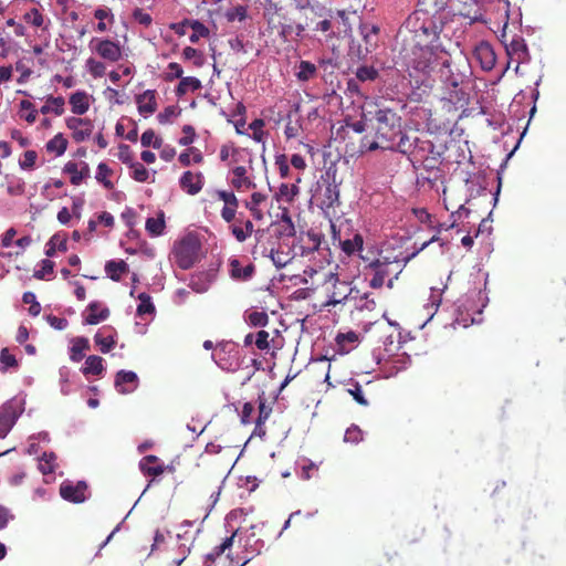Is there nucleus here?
I'll return each mask as SVG.
<instances>
[{
  "instance_id": "1",
  "label": "nucleus",
  "mask_w": 566,
  "mask_h": 566,
  "mask_svg": "<svg viewBox=\"0 0 566 566\" xmlns=\"http://www.w3.org/2000/svg\"><path fill=\"white\" fill-rule=\"evenodd\" d=\"M418 18L413 21L409 17L406 28L412 24L413 45L410 53L405 55V61L410 76H432L437 75L447 87L452 88L449 95L450 101L460 102L465 93L459 88L467 77L469 69L468 59L460 52L453 57L458 43H453L451 38L443 34L441 20L422 22L417 28Z\"/></svg>"
},
{
  "instance_id": "2",
  "label": "nucleus",
  "mask_w": 566,
  "mask_h": 566,
  "mask_svg": "<svg viewBox=\"0 0 566 566\" xmlns=\"http://www.w3.org/2000/svg\"><path fill=\"white\" fill-rule=\"evenodd\" d=\"M431 134L418 130L401 135L398 140V153L409 157L410 161L419 164L426 170L438 168L446 150L443 145H434L430 139Z\"/></svg>"
},
{
  "instance_id": "3",
  "label": "nucleus",
  "mask_w": 566,
  "mask_h": 566,
  "mask_svg": "<svg viewBox=\"0 0 566 566\" xmlns=\"http://www.w3.org/2000/svg\"><path fill=\"white\" fill-rule=\"evenodd\" d=\"M263 18L266 22V32L275 35L280 42L287 43L298 41L304 36L305 25L296 22L291 7L265 0L263 4Z\"/></svg>"
},
{
  "instance_id": "4",
  "label": "nucleus",
  "mask_w": 566,
  "mask_h": 566,
  "mask_svg": "<svg viewBox=\"0 0 566 566\" xmlns=\"http://www.w3.org/2000/svg\"><path fill=\"white\" fill-rule=\"evenodd\" d=\"M375 136H365L361 139V148L368 151L380 149L398 150V140L401 135V117L392 109L378 108L375 113Z\"/></svg>"
},
{
  "instance_id": "5",
  "label": "nucleus",
  "mask_w": 566,
  "mask_h": 566,
  "mask_svg": "<svg viewBox=\"0 0 566 566\" xmlns=\"http://www.w3.org/2000/svg\"><path fill=\"white\" fill-rule=\"evenodd\" d=\"M360 258L367 263L366 269L373 272V277L369 281V285L373 289H380L385 284L386 277L394 274V277H390L387 282V286L391 289L394 286V279H397L408 261V258L388 255L382 252L371 260L367 255H360Z\"/></svg>"
},
{
  "instance_id": "6",
  "label": "nucleus",
  "mask_w": 566,
  "mask_h": 566,
  "mask_svg": "<svg viewBox=\"0 0 566 566\" xmlns=\"http://www.w3.org/2000/svg\"><path fill=\"white\" fill-rule=\"evenodd\" d=\"M238 537V531L233 532L231 536H228L223 539L220 545H217L209 554L206 555V566H210L208 563H213L218 557H220L227 551H230L232 545ZM243 551L238 553L237 555H232L228 552V558L230 559L233 566H244L250 560L253 559L254 556L261 553V548L263 547V543L255 538L254 534H251L245 537L244 543L242 544Z\"/></svg>"
},
{
  "instance_id": "7",
  "label": "nucleus",
  "mask_w": 566,
  "mask_h": 566,
  "mask_svg": "<svg viewBox=\"0 0 566 566\" xmlns=\"http://www.w3.org/2000/svg\"><path fill=\"white\" fill-rule=\"evenodd\" d=\"M463 4V8L459 10V13L464 18L470 19L472 22L479 21L482 13L478 7L476 0H458ZM449 0H419L420 9L418 12H422L429 17L424 18L422 22H431L433 20H441L442 30H444L447 23L450 21V14L446 11Z\"/></svg>"
},
{
  "instance_id": "8",
  "label": "nucleus",
  "mask_w": 566,
  "mask_h": 566,
  "mask_svg": "<svg viewBox=\"0 0 566 566\" xmlns=\"http://www.w3.org/2000/svg\"><path fill=\"white\" fill-rule=\"evenodd\" d=\"M200 243L193 235H187L176 243L174 249V255L176 263L180 269H190L198 256Z\"/></svg>"
},
{
  "instance_id": "9",
  "label": "nucleus",
  "mask_w": 566,
  "mask_h": 566,
  "mask_svg": "<svg viewBox=\"0 0 566 566\" xmlns=\"http://www.w3.org/2000/svg\"><path fill=\"white\" fill-rule=\"evenodd\" d=\"M328 283L332 284V287L328 290V300L325 303L326 306H335L337 304H346L352 302L350 295L356 293V287H352L350 284L346 281H340L335 274L329 275Z\"/></svg>"
},
{
  "instance_id": "10",
  "label": "nucleus",
  "mask_w": 566,
  "mask_h": 566,
  "mask_svg": "<svg viewBox=\"0 0 566 566\" xmlns=\"http://www.w3.org/2000/svg\"><path fill=\"white\" fill-rule=\"evenodd\" d=\"M216 196L219 200L223 201V208L221 209V218L227 223H238V228H243V213L239 214V218H235L238 208H239V200L234 192L227 191V190H217Z\"/></svg>"
},
{
  "instance_id": "11",
  "label": "nucleus",
  "mask_w": 566,
  "mask_h": 566,
  "mask_svg": "<svg viewBox=\"0 0 566 566\" xmlns=\"http://www.w3.org/2000/svg\"><path fill=\"white\" fill-rule=\"evenodd\" d=\"M262 235L263 231L258 230L255 232L256 243L251 251L253 258L256 259L258 255L269 256L277 269L284 268L291 261L289 253L280 250H274L273 248L268 250L265 247L260 245V240Z\"/></svg>"
},
{
  "instance_id": "12",
  "label": "nucleus",
  "mask_w": 566,
  "mask_h": 566,
  "mask_svg": "<svg viewBox=\"0 0 566 566\" xmlns=\"http://www.w3.org/2000/svg\"><path fill=\"white\" fill-rule=\"evenodd\" d=\"M90 49L109 62H117L122 56L119 44L108 39L93 38L90 42Z\"/></svg>"
},
{
  "instance_id": "13",
  "label": "nucleus",
  "mask_w": 566,
  "mask_h": 566,
  "mask_svg": "<svg viewBox=\"0 0 566 566\" xmlns=\"http://www.w3.org/2000/svg\"><path fill=\"white\" fill-rule=\"evenodd\" d=\"M359 32L363 36V45L358 48V56L365 59L369 53L374 52L378 48V35L380 29L376 24L361 23L359 25Z\"/></svg>"
},
{
  "instance_id": "14",
  "label": "nucleus",
  "mask_w": 566,
  "mask_h": 566,
  "mask_svg": "<svg viewBox=\"0 0 566 566\" xmlns=\"http://www.w3.org/2000/svg\"><path fill=\"white\" fill-rule=\"evenodd\" d=\"M322 182L324 186L322 192V205L326 208H333L339 203V189L336 182L335 172L331 174L327 171L325 176H322Z\"/></svg>"
},
{
  "instance_id": "15",
  "label": "nucleus",
  "mask_w": 566,
  "mask_h": 566,
  "mask_svg": "<svg viewBox=\"0 0 566 566\" xmlns=\"http://www.w3.org/2000/svg\"><path fill=\"white\" fill-rule=\"evenodd\" d=\"M65 124L72 130V137L76 143L84 142L93 132V124L88 118L73 116L66 118Z\"/></svg>"
},
{
  "instance_id": "16",
  "label": "nucleus",
  "mask_w": 566,
  "mask_h": 566,
  "mask_svg": "<svg viewBox=\"0 0 566 566\" xmlns=\"http://www.w3.org/2000/svg\"><path fill=\"white\" fill-rule=\"evenodd\" d=\"M86 490L87 485L83 481H78L75 484L72 482H63L60 486V495L65 501L72 503H82L86 499Z\"/></svg>"
},
{
  "instance_id": "17",
  "label": "nucleus",
  "mask_w": 566,
  "mask_h": 566,
  "mask_svg": "<svg viewBox=\"0 0 566 566\" xmlns=\"http://www.w3.org/2000/svg\"><path fill=\"white\" fill-rule=\"evenodd\" d=\"M474 57L479 61L484 71H491L496 62V56L492 45L489 42L481 41L473 51Z\"/></svg>"
},
{
  "instance_id": "18",
  "label": "nucleus",
  "mask_w": 566,
  "mask_h": 566,
  "mask_svg": "<svg viewBox=\"0 0 566 566\" xmlns=\"http://www.w3.org/2000/svg\"><path fill=\"white\" fill-rule=\"evenodd\" d=\"M138 377L134 371L119 370L115 376V388L119 394H130L138 387Z\"/></svg>"
},
{
  "instance_id": "19",
  "label": "nucleus",
  "mask_w": 566,
  "mask_h": 566,
  "mask_svg": "<svg viewBox=\"0 0 566 566\" xmlns=\"http://www.w3.org/2000/svg\"><path fill=\"white\" fill-rule=\"evenodd\" d=\"M229 273L230 277L234 281L247 282L251 280L255 273V266L252 263L242 265L238 259L229 260Z\"/></svg>"
},
{
  "instance_id": "20",
  "label": "nucleus",
  "mask_w": 566,
  "mask_h": 566,
  "mask_svg": "<svg viewBox=\"0 0 566 566\" xmlns=\"http://www.w3.org/2000/svg\"><path fill=\"white\" fill-rule=\"evenodd\" d=\"M18 418L14 405L8 401L0 406V438H4Z\"/></svg>"
},
{
  "instance_id": "21",
  "label": "nucleus",
  "mask_w": 566,
  "mask_h": 566,
  "mask_svg": "<svg viewBox=\"0 0 566 566\" xmlns=\"http://www.w3.org/2000/svg\"><path fill=\"white\" fill-rule=\"evenodd\" d=\"M136 104L138 112L142 115H151L157 111V92L155 90H147L136 96Z\"/></svg>"
},
{
  "instance_id": "22",
  "label": "nucleus",
  "mask_w": 566,
  "mask_h": 566,
  "mask_svg": "<svg viewBox=\"0 0 566 566\" xmlns=\"http://www.w3.org/2000/svg\"><path fill=\"white\" fill-rule=\"evenodd\" d=\"M87 314L84 317V324L96 325L108 318L111 312L108 307L103 306L99 302H91L86 307Z\"/></svg>"
},
{
  "instance_id": "23",
  "label": "nucleus",
  "mask_w": 566,
  "mask_h": 566,
  "mask_svg": "<svg viewBox=\"0 0 566 566\" xmlns=\"http://www.w3.org/2000/svg\"><path fill=\"white\" fill-rule=\"evenodd\" d=\"M116 331L111 326H104L94 336L96 345L103 354L111 352L115 344Z\"/></svg>"
},
{
  "instance_id": "24",
  "label": "nucleus",
  "mask_w": 566,
  "mask_h": 566,
  "mask_svg": "<svg viewBox=\"0 0 566 566\" xmlns=\"http://www.w3.org/2000/svg\"><path fill=\"white\" fill-rule=\"evenodd\" d=\"M203 176L201 172L193 174L185 171L180 178V187L189 195H197L203 187Z\"/></svg>"
},
{
  "instance_id": "25",
  "label": "nucleus",
  "mask_w": 566,
  "mask_h": 566,
  "mask_svg": "<svg viewBox=\"0 0 566 566\" xmlns=\"http://www.w3.org/2000/svg\"><path fill=\"white\" fill-rule=\"evenodd\" d=\"M139 469L145 475L153 478L159 476L165 471V467L159 463V459L153 454L146 455L140 460Z\"/></svg>"
},
{
  "instance_id": "26",
  "label": "nucleus",
  "mask_w": 566,
  "mask_h": 566,
  "mask_svg": "<svg viewBox=\"0 0 566 566\" xmlns=\"http://www.w3.org/2000/svg\"><path fill=\"white\" fill-rule=\"evenodd\" d=\"M248 170L244 166H237L232 169L233 178L231 179V185L237 190L241 189H253L255 188V184L251 180V178L247 175Z\"/></svg>"
},
{
  "instance_id": "27",
  "label": "nucleus",
  "mask_w": 566,
  "mask_h": 566,
  "mask_svg": "<svg viewBox=\"0 0 566 566\" xmlns=\"http://www.w3.org/2000/svg\"><path fill=\"white\" fill-rule=\"evenodd\" d=\"M227 346L228 345H222V346H220V348H218L217 354H216V357H217L216 361L222 369L234 371L240 366L239 356H238L239 353H238V350L230 349L228 352V354L231 355L232 352H234V354L232 356H230L228 359H226L223 357V355L227 353V350H226Z\"/></svg>"
},
{
  "instance_id": "28",
  "label": "nucleus",
  "mask_w": 566,
  "mask_h": 566,
  "mask_svg": "<svg viewBox=\"0 0 566 566\" xmlns=\"http://www.w3.org/2000/svg\"><path fill=\"white\" fill-rule=\"evenodd\" d=\"M71 109L76 115L85 114L90 108L88 96L85 92H75L70 96Z\"/></svg>"
},
{
  "instance_id": "29",
  "label": "nucleus",
  "mask_w": 566,
  "mask_h": 566,
  "mask_svg": "<svg viewBox=\"0 0 566 566\" xmlns=\"http://www.w3.org/2000/svg\"><path fill=\"white\" fill-rule=\"evenodd\" d=\"M105 272L111 280L118 282L122 275L128 272V265L124 260H111L105 264Z\"/></svg>"
},
{
  "instance_id": "30",
  "label": "nucleus",
  "mask_w": 566,
  "mask_h": 566,
  "mask_svg": "<svg viewBox=\"0 0 566 566\" xmlns=\"http://www.w3.org/2000/svg\"><path fill=\"white\" fill-rule=\"evenodd\" d=\"M57 457L54 452H44L39 458L38 468L43 475H50L55 472L57 468Z\"/></svg>"
},
{
  "instance_id": "31",
  "label": "nucleus",
  "mask_w": 566,
  "mask_h": 566,
  "mask_svg": "<svg viewBox=\"0 0 566 566\" xmlns=\"http://www.w3.org/2000/svg\"><path fill=\"white\" fill-rule=\"evenodd\" d=\"M266 200V196L261 192H253L251 200L245 201V208L251 212V216L255 220H262L264 217L263 211L260 209V205Z\"/></svg>"
},
{
  "instance_id": "32",
  "label": "nucleus",
  "mask_w": 566,
  "mask_h": 566,
  "mask_svg": "<svg viewBox=\"0 0 566 566\" xmlns=\"http://www.w3.org/2000/svg\"><path fill=\"white\" fill-rule=\"evenodd\" d=\"M64 104L65 101L62 96H52L50 95L46 98V103L40 108V112L43 115H46L51 112H53L56 116H60L64 113Z\"/></svg>"
},
{
  "instance_id": "33",
  "label": "nucleus",
  "mask_w": 566,
  "mask_h": 566,
  "mask_svg": "<svg viewBox=\"0 0 566 566\" xmlns=\"http://www.w3.org/2000/svg\"><path fill=\"white\" fill-rule=\"evenodd\" d=\"M146 231L150 237H159L166 228L165 214L161 211L157 218H148L145 224Z\"/></svg>"
},
{
  "instance_id": "34",
  "label": "nucleus",
  "mask_w": 566,
  "mask_h": 566,
  "mask_svg": "<svg viewBox=\"0 0 566 566\" xmlns=\"http://www.w3.org/2000/svg\"><path fill=\"white\" fill-rule=\"evenodd\" d=\"M178 160L184 167H188L191 163L201 164L203 161V155L197 147H188L179 155Z\"/></svg>"
},
{
  "instance_id": "35",
  "label": "nucleus",
  "mask_w": 566,
  "mask_h": 566,
  "mask_svg": "<svg viewBox=\"0 0 566 566\" xmlns=\"http://www.w3.org/2000/svg\"><path fill=\"white\" fill-rule=\"evenodd\" d=\"M90 349L88 339L85 337H76L73 339L71 347L70 358L71 360L78 363L84 358V352Z\"/></svg>"
},
{
  "instance_id": "36",
  "label": "nucleus",
  "mask_w": 566,
  "mask_h": 566,
  "mask_svg": "<svg viewBox=\"0 0 566 566\" xmlns=\"http://www.w3.org/2000/svg\"><path fill=\"white\" fill-rule=\"evenodd\" d=\"M363 244H364V239H363L361 234H359V233H356L353 239H346V240L339 239V247H340L342 251L347 255H352L356 251H361Z\"/></svg>"
},
{
  "instance_id": "37",
  "label": "nucleus",
  "mask_w": 566,
  "mask_h": 566,
  "mask_svg": "<svg viewBox=\"0 0 566 566\" xmlns=\"http://www.w3.org/2000/svg\"><path fill=\"white\" fill-rule=\"evenodd\" d=\"M67 139L63 136L62 133H59L46 143L45 148L48 153H53L56 156H62L67 148Z\"/></svg>"
},
{
  "instance_id": "38",
  "label": "nucleus",
  "mask_w": 566,
  "mask_h": 566,
  "mask_svg": "<svg viewBox=\"0 0 566 566\" xmlns=\"http://www.w3.org/2000/svg\"><path fill=\"white\" fill-rule=\"evenodd\" d=\"M201 87V82L199 78L193 76L181 77L178 86L176 87V95L181 97L187 94L189 91H197Z\"/></svg>"
},
{
  "instance_id": "39",
  "label": "nucleus",
  "mask_w": 566,
  "mask_h": 566,
  "mask_svg": "<svg viewBox=\"0 0 566 566\" xmlns=\"http://www.w3.org/2000/svg\"><path fill=\"white\" fill-rule=\"evenodd\" d=\"M103 370H104L103 358L99 356H95V355L88 356L86 358L84 367L82 368V373L85 376L101 375L103 373Z\"/></svg>"
},
{
  "instance_id": "40",
  "label": "nucleus",
  "mask_w": 566,
  "mask_h": 566,
  "mask_svg": "<svg viewBox=\"0 0 566 566\" xmlns=\"http://www.w3.org/2000/svg\"><path fill=\"white\" fill-rule=\"evenodd\" d=\"M19 361L9 348L4 347L0 352V371L7 373L8 370H17Z\"/></svg>"
},
{
  "instance_id": "41",
  "label": "nucleus",
  "mask_w": 566,
  "mask_h": 566,
  "mask_svg": "<svg viewBox=\"0 0 566 566\" xmlns=\"http://www.w3.org/2000/svg\"><path fill=\"white\" fill-rule=\"evenodd\" d=\"M112 174H113V170L107 166V164L101 163L97 166V171H96L95 178L106 189L112 190L114 188V184L109 179Z\"/></svg>"
},
{
  "instance_id": "42",
  "label": "nucleus",
  "mask_w": 566,
  "mask_h": 566,
  "mask_svg": "<svg viewBox=\"0 0 566 566\" xmlns=\"http://www.w3.org/2000/svg\"><path fill=\"white\" fill-rule=\"evenodd\" d=\"M139 304L136 310V314L138 316H144L146 314H154L155 313V305L151 301V297L149 294L143 292L137 296Z\"/></svg>"
},
{
  "instance_id": "43",
  "label": "nucleus",
  "mask_w": 566,
  "mask_h": 566,
  "mask_svg": "<svg viewBox=\"0 0 566 566\" xmlns=\"http://www.w3.org/2000/svg\"><path fill=\"white\" fill-rule=\"evenodd\" d=\"M316 65L310 61H301L298 65V72L296 73V77L298 81L306 82L313 78L316 74Z\"/></svg>"
},
{
  "instance_id": "44",
  "label": "nucleus",
  "mask_w": 566,
  "mask_h": 566,
  "mask_svg": "<svg viewBox=\"0 0 566 566\" xmlns=\"http://www.w3.org/2000/svg\"><path fill=\"white\" fill-rule=\"evenodd\" d=\"M509 55H516L517 62L524 60L525 55L527 54V48L526 44L522 39H513L511 43L506 48Z\"/></svg>"
},
{
  "instance_id": "45",
  "label": "nucleus",
  "mask_w": 566,
  "mask_h": 566,
  "mask_svg": "<svg viewBox=\"0 0 566 566\" xmlns=\"http://www.w3.org/2000/svg\"><path fill=\"white\" fill-rule=\"evenodd\" d=\"M23 20L33 27L42 28L43 30L48 29V25H44V15L36 8H32L30 11L25 12Z\"/></svg>"
},
{
  "instance_id": "46",
  "label": "nucleus",
  "mask_w": 566,
  "mask_h": 566,
  "mask_svg": "<svg viewBox=\"0 0 566 566\" xmlns=\"http://www.w3.org/2000/svg\"><path fill=\"white\" fill-rule=\"evenodd\" d=\"M189 27L193 30V33L189 36L191 43H197L200 38L209 35V29L198 20L190 21Z\"/></svg>"
},
{
  "instance_id": "47",
  "label": "nucleus",
  "mask_w": 566,
  "mask_h": 566,
  "mask_svg": "<svg viewBox=\"0 0 566 566\" xmlns=\"http://www.w3.org/2000/svg\"><path fill=\"white\" fill-rule=\"evenodd\" d=\"M140 143L144 147L153 146L155 149L163 147V139L157 137L153 129H147L142 134Z\"/></svg>"
},
{
  "instance_id": "48",
  "label": "nucleus",
  "mask_w": 566,
  "mask_h": 566,
  "mask_svg": "<svg viewBox=\"0 0 566 566\" xmlns=\"http://www.w3.org/2000/svg\"><path fill=\"white\" fill-rule=\"evenodd\" d=\"M247 322L254 327H264L269 323V316L263 311H253L248 315Z\"/></svg>"
},
{
  "instance_id": "49",
  "label": "nucleus",
  "mask_w": 566,
  "mask_h": 566,
  "mask_svg": "<svg viewBox=\"0 0 566 566\" xmlns=\"http://www.w3.org/2000/svg\"><path fill=\"white\" fill-rule=\"evenodd\" d=\"M20 111H27V114H21L20 116L24 118L29 124H33L38 117V111L35 109L33 103L29 99H22L20 102Z\"/></svg>"
},
{
  "instance_id": "50",
  "label": "nucleus",
  "mask_w": 566,
  "mask_h": 566,
  "mask_svg": "<svg viewBox=\"0 0 566 566\" xmlns=\"http://www.w3.org/2000/svg\"><path fill=\"white\" fill-rule=\"evenodd\" d=\"M379 73L374 66H360L356 71V77L361 81H375L378 77Z\"/></svg>"
},
{
  "instance_id": "51",
  "label": "nucleus",
  "mask_w": 566,
  "mask_h": 566,
  "mask_svg": "<svg viewBox=\"0 0 566 566\" xmlns=\"http://www.w3.org/2000/svg\"><path fill=\"white\" fill-rule=\"evenodd\" d=\"M63 170H64V172L71 175L70 181L72 185L78 186L83 181L82 175L78 169V165L76 163L69 161L64 166Z\"/></svg>"
},
{
  "instance_id": "52",
  "label": "nucleus",
  "mask_w": 566,
  "mask_h": 566,
  "mask_svg": "<svg viewBox=\"0 0 566 566\" xmlns=\"http://www.w3.org/2000/svg\"><path fill=\"white\" fill-rule=\"evenodd\" d=\"M363 431L360 430V428L358 426H350L345 434H344V441L345 442H350V443H358L363 440Z\"/></svg>"
},
{
  "instance_id": "53",
  "label": "nucleus",
  "mask_w": 566,
  "mask_h": 566,
  "mask_svg": "<svg viewBox=\"0 0 566 566\" xmlns=\"http://www.w3.org/2000/svg\"><path fill=\"white\" fill-rule=\"evenodd\" d=\"M247 15H248V9L245 6H241V4L234 7L232 10H229L227 12V19L230 22H233L235 20L243 21L247 19Z\"/></svg>"
},
{
  "instance_id": "54",
  "label": "nucleus",
  "mask_w": 566,
  "mask_h": 566,
  "mask_svg": "<svg viewBox=\"0 0 566 566\" xmlns=\"http://www.w3.org/2000/svg\"><path fill=\"white\" fill-rule=\"evenodd\" d=\"M53 271H54V262L49 259H44L41 261V269L36 270L34 272L33 276L38 280H43V279H45L46 275L52 274Z\"/></svg>"
},
{
  "instance_id": "55",
  "label": "nucleus",
  "mask_w": 566,
  "mask_h": 566,
  "mask_svg": "<svg viewBox=\"0 0 566 566\" xmlns=\"http://www.w3.org/2000/svg\"><path fill=\"white\" fill-rule=\"evenodd\" d=\"M179 111L176 106H167L163 112L157 115V120L165 125L171 122V119L179 115Z\"/></svg>"
},
{
  "instance_id": "56",
  "label": "nucleus",
  "mask_w": 566,
  "mask_h": 566,
  "mask_svg": "<svg viewBox=\"0 0 566 566\" xmlns=\"http://www.w3.org/2000/svg\"><path fill=\"white\" fill-rule=\"evenodd\" d=\"M264 125V120L261 118H256L250 124V129L253 132L252 138L258 143L263 142L265 135L263 130Z\"/></svg>"
},
{
  "instance_id": "57",
  "label": "nucleus",
  "mask_w": 566,
  "mask_h": 566,
  "mask_svg": "<svg viewBox=\"0 0 566 566\" xmlns=\"http://www.w3.org/2000/svg\"><path fill=\"white\" fill-rule=\"evenodd\" d=\"M184 136L179 138L178 144L181 146H189L195 142V138L197 136L196 129L191 125H185L182 127Z\"/></svg>"
},
{
  "instance_id": "58",
  "label": "nucleus",
  "mask_w": 566,
  "mask_h": 566,
  "mask_svg": "<svg viewBox=\"0 0 566 566\" xmlns=\"http://www.w3.org/2000/svg\"><path fill=\"white\" fill-rule=\"evenodd\" d=\"M130 168L133 169L132 177L138 181V182H145L148 177L149 172L148 170L142 165L140 163H134L132 164Z\"/></svg>"
},
{
  "instance_id": "59",
  "label": "nucleus",
  "mask_w": 566,
  "mask_h": 566,
  "mask_svg": "<svg viewBox=\"0 0 566 566\" xmlns=\"http://www.w3.org/2000/svg\"><path fill=\"white\" fill-rule=\"evenodd\" d=\"M347 391L357 403L368 406V400L365 398L363 388L358 382H355Z\"/></svg>"
},
{
  "instance_id": "60",
  "label": "nucleus",
  "mask_w": 566,
  "mask_h": 566,
  "mask_svg": "<svg viewBox=\"0 0 566 566\" xmlns=\"http://www.w3.org/2000/svg\"><path fill=\"white\" fill-rule=\"evenodd\" d=\"M168 71L166 74H165V81L167 82H171L176 78H180L182 77V74H184V70L182 67L180 66V64L176 63V62H170L168 64Z\"/></svg>"
},
{
  "instance_id": "61",
  "label": "nucleus",
  "mask_w": 566,
  "mask_h": 566,
  "mask_svg": "<svg viewBox=\"0 0 566 566\" xmlns=\"http://www.w3.org/2000/svg\"><path fill=\"white\" fill-rule=\"evenodd\" d=\"M38 158V154L34 150H27L23 154V159L20 161V167L22 169H32L35 165Z\"/></svg>"
},
{
  "instance_id": "62",
  "label": "nucleus",
  "mask_w": 566,
  "mask_h": 566,
  "mask_svg": "<svg viewBox=\"0 0 566 566\" xmlns=\"http://www.w3.org/2000/svg\"><path fill=\"white\" fill-rule=\"evenodd\" d=\"M118 159L126 164V165H129L132 166L133 163V153H132V149L128 145L126 144H120L119 147H118Z\"/></svg>"
},
{
  "instance_id": "63",
  "label": "nucleus",
  "mask_w": 566,
  "mask_h": 566,
  "mask_svg": "<svg viewBox=\"0 0 566 566\" xmlns=\"http://www.w3.org/2000/svg\"><path fill=\"white\" fill-rule=\"evenodd\" d=\"M269 333L266 331H259L255 335V346L260 350L269 349L270 343H269Z\"/></svg>"
},
{
  "instance_id": "64",
  "label": "nucleus",
  "mask_w": 566,
  "mask_h": 566,
  "mask_svg": "<svg viewBox=\"0 0 566 566\" xmlns=\"http://www.w3.org/2000/svg\"><path fill=\"white\" fill-rule=\"evenodd\" d=\"M87 66L92 75L95 77L102 76L105 72V65L102 62L94 60L93 57L87 60Z\"/></svg>"
}]
</instances>
